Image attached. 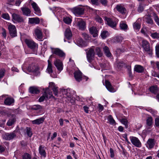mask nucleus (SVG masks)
Segmentation results:
<instances>
[{"mask_svg":"<svg viewBox=\"0 0 159 159\" xmlns=\"http://www.w3.org/2000/svg\"><path fill=\"white\" fill-rule=\"evenodd\" d=\"M81 5L74 7L71 9V11L75 15H81L84 14V8Z\"/></svg>","mask_w":159,"mask_h":159,"instance_id":"obj_1","label":"nucleus"},{"mask_svg":"<svg viewBox=\"0 0 159 159\" xmlns=\"http://www.w3.org/2000/svg\"><path fill=\"white\" fill-rule=\"evenodd\" d=\"M142 47L144 50L149 55L152 54V50L150 47V43L146 40H143L142 42Z\"/></svg>","mask_w":159,"mask_h":159,"instance_id":"obj_2","label":"nucleus"},{"mask_svg":"<svg viewBox=\"0 0 159 159\" xmlns=\"http://www.w3.org/2000/svg\"><path fill=\"white\" fill-rule=\"evenodd\" d=\"M34 35L35 38L39 41H42L43 40L42 30L38 27L34 30Z\"/></svg>","mask_w":159,"mask_h":159,"instance_id":"obj_3","label":"nucleus"},{"mask_svg":"<svg viewBox=\"0 0 159 159\" xmlns=\"http://www.w3.org/2000/svg\"><path fill=\"white\" fill-rule=\"evenodd\" d=\"M25 42L28 46L31 49H35L38 48V44L32 40L26 39L25 40Z\"/></svg>","mask_w":159,"mask_h":159,"instance_id":"obj_4","label":"nucleus"},{"mask_svg":"<svg viewBox=\"0 0 159 159\" xmlns=\"http://www.w3.org/2000/svg\"><path fill=\"white\" fill-rule=\"evenodd\" d=\"M129 138L131 143L134 145L138 148H140L141 147V143L137 138L130 136Z\"/></svg>","mask_w":159,"mask_h":159,"instance_id":"obj_5","label":"nucleus"},{"mask_svg":"<svg viewBox=\"0 0 159 159\" xmlns=\"http://www.w3.org/2000/svg\"><path fill=\"white\" fill-rule=\"evenodd\" d=\"M9 34L12 37H14L17 36V32L15 26L12 24L9 25L8 26Z\"/></svg>","mask_w":159,"mask_h":159,"instance_id":"obj_6","label":"nucleus"},{"mask_svg":"<svg viewBox=\"0 0 159 159\" xmlns=\"http://www.w3.org/2000/svg\"><path fill=\"white\" fill-rule=\"evenodd\" d=\"M16 137V134L13 133H5L3 134V139L9 141L15 138Z\"/></svg>","mask_w":159,"mask_h":159,"instance_id":"obj_7","label":"nucleus"},{"mask_svg":"<svg viewBox=\"0 0 159 159\" xmlns=\"http://www.w3.org/2000/svg\"><path fill=\"white\" fill-rule=\"evenodd\" d=\"M105 23L108 25L112 28L116 27L117 23L116 21L112 20L111 19L107 17H105Z\"/></svg>","mask_w":159,"mask_h":159,"instance_id":"obj_8","label":"nucleus"},{"mask_svg":"<svg viewBox=\"0 0 159 159\" xmlns=\"http://www.w3.org/2000/svg\"><path fill=\"white\" fill-rule=\"evenodd\" d=\"M94 55V52L93 49L92 48L90 49L87 52V58L89 62L91 63L93 60Z\"/></svg>","mask_w":159,"mask_h":159,"instance_id":"obj_9","label":"nucleus"},{"mask_svg":"<svg viewBox=\"0 0 159 159\" xmlns=\"http://www.w3.org/2000/svg\"><path fill=\"white\" fill-rule=\"evenodd\" d=\"M52 52L53 54L57 55L60 57H65V54L61 50L58 48H52Z\"/></svg>","mask_w":159,"mask_h":159,"instance_id":"obj_10","label":"nucleus"},{"mask_svg":"<svg viewBox=\"0 0 159 159\" xmlns=\"http://www.w3.org/2000/svg\"><path fill=\"white\" fill-rule=\"evenodd\" d=\"M156 141L154 139L149 138L148 140L146 143V147L149 149H151L153 148Z\"/></svg>","mask_w":159,"mask_h":159,"instance_id":"obj_11","label":"nucleus"},{"mask_svg":"<svg viewBox=\"0 0 159 159\" xmlns=\"http://www.w3.org/2000/svg\"><path fill=\"white\" fill-rule=\"evenodd\" d=\"M20 130V132L24 134H26L27 136L29 137H31L32 135L31 129L30 127H26L25 129L23 128H21Z\"/></svg>","mask_w":159,"mask_h":159,"instance_id":"obj_12","label":"nucleus"},{"mask_svg":"<svg viewBox=\"0 0 159 159\" xmlns=\"http://www.w3.org/2000/svg\"><path fill=\"white\" fill-rule=\"evenodd\" d=\"M12 20L14 22L21 23L24 22V19L20 15L16 14L12 15Z\"/></svg>","mask_w":159,"mask_h":159,"instance_id":"obj_13","label":"nucleus"},{"mask_svg":"<svg viewBox=\"0 0 159 159\" xmlns=\"http://www.w3.org/2000/svg\"><path fill=\"white\" fill-rule=\"evenodd\" d=\"M86 23L81 19H79L77 21V26L81 30H83L85 28Z\"/></svg>","mask_w":159,"mask_h":159,"instance_id":"obj_14","label":"nucleus"},{"mask_svg":"<svg viewBox=\"0 0 159 159\" xmlns=\"http://www.w3.org/2000/svg\"><path fill=\"white\" fill-rule=\"evenodd\" d=\"M31 5L35 11V13L38 16H40L41 11L37 4L35 2H33Z\"/></svg>","mask_w":159,"mask_h":159,"instance_id":"obj_15","label":"nucleus"},{"mask_svg":"<svg viewBox=\"0 0 159 159\" xmlns=\"http://www.w3.org/2000/svg\"><path fill=\"white\" fill-rule=\"evenodd\" d=\"M116 8L118 12L122 14H125L126 13V9L120 4L117 5Z\"/></svg>","mask_w":159,"mask_h":159,"instance_id":"obj_16","label":"nucleus"},{"mask_svg":"<svg viewBox=\"0 0 159 159\" xmlns=\"http://www.w3.org/2000/svg\"><path fill=\"white\" fill-rule=\"evenodd\" d=\"M55 66L57 70L61 71L63 69V64L61 61L59 60H57L54 62Z\"/></svg>","mask_w":159,"mask_h":159,"instance_id":"obj_17","label":"nucleus"},{"mask_svg":"<svg viewBox=\"0 0 159 159\" xmlns=\"http://www.w3.org/2000/svg\"><path fill=\"white\" fill-rule=\"evenodd\" d=\"M74 77L76 80L80 82L82 80V75L81 72L79 71H76L74 73Z\"/></svg>","mask_w":159,"mask_h":159,"instance_id":"obj_18","label":"nucleus"},{"mask_svg":"<svg viewBox=\"0 0 159 159\" xmlns=\"http://www.w3.org/2000/svg\"><path fill=\"white\" fill-rule=\"evenodd\" d=\"M21 9L24 15L27 16H30L31 10L28 7H22Z\"/></svg>","mask_w":159,"mask_h":159,"instance_id":"obj_19","label":"nucleus"},{"mask_svg":"<svg viewBox=\"0 0 159 159\" xmlns=\"http://www.w3.org/2000/svg\"><path fill=\"white\" fill-rule=\"evenodd\" d=\"M89 31L90 33L93 35V37H96L98 36V31L95 27H92L90 28Z\"/></svg>","mask_w":159,"mask_h":159,"instance_id":"obj_20","label":"nucleus"},{"mask_svg":"<svg viewBox=\"0 0 159 159\" xmlns=\"http://www.w3.org/2000/svg\"><path fill=\"white\" fill-rule=\"evenodd\" d=\"M49 87L52 89L54 95L57 96L58 94V87L56 86L55 84L52 82L49 83Z\"/></svg>","mask_w":159,"mask_h":159,"instance_id":"obj_21","label":"nucleus"},{"mask_svg":"<svg viewBox=\"0 0 159 159\" xmlns=\"http://www.w3.org/2000/svg\"><path fill=\"white\" fill-rule=\"evenodd\" d=\"M29 91L31 93L35 94H38L40 92L39 88L35 86L30 87L29 89Z\"/></svg>","mask_w":159,"mask_h":159,"instance_id":"obj_22","label":"nucleus"},{"mask_svg":"<svg viewBox=\"0 0 159 159\" xmlns=\"http://www.w3.org/2000/svg\"><path fill=\"white\" fill-rule=\"evenodd\" d=\"M64 35L65 37L68 39H70L71 38L72 34L70 29L67 28L66 29Z\"/></svg>","mask_w":159,"mask_h":159,"instance_id":"obj_23","label":"nucleus"},{"mask_svg":"<svg viewBox=\"0 0 159 159\" xmlns=\"http://www.w3.org/2000/svg\"><path fill=\"white\" fill-rule=\"evenodd\" d=\"M29 22L31 24H39L40 22L39 19L38 17H33L29 18Z\"/></svg>","mask_w":159,"mask_h":159,"instance_id":"obj_24","label":"nucleus"},{"mask_svg":"<svg viewBox=\"0 0 159 159\" xmlns=\"http://www.w3.org/2000/svg\"><path fill=\"white\" fill-rule=\"evenodd\" d=\"M105 86L108 90L111 92H114V89L112 87L111 83L108 81L106 80L105 81Z\"/></svg>","mask_w":159,"mask_h":159,"instance_id":"obj_25","label":"nucleus"},{"mask_svg":"<svg viewBox=\"0 0 159 159\" xmlns=\"http://www.w3.org/2000/svg\"><path fill=\"white\" fill-rule=\"evenodd\" d=\"M14 102V99L12 98H6L4 101L6 105H10Z\"/></svg>","mask_w":159,"mask_h":159,"instance_id":"obj_26","label":"nucleus"},{"mask_svg":"<svg viewBox=\"0 0 159 159\" xmlns=\"http://www.w3.org/2000/svg\"><path fill=\"white\" fill-rule=\"evenodd\" d=\"M103 51L104 53L107 57H111L112 56V54L111 53L109 48L107 46H105L103 48Z\"/></svg>","mask_w":159,"mask_h":159,"instance_id":"obj_27","label":"nucleus"},{"mask_svg":"<svg viewBox=\"0 0 159 159\" xmlns=\"http://www.w3.org/2000/svg\"><path fill=\"white\" fill-rule=\"evenodd\" d=\"M144 68L143 67L139 65H136L134 67V71L138 73H142L143 72Z\"/></svg>","mask_w":159,"mask_h":159,"instance_id":"obj_28","label":"nucleus"},{"mask_svg":"<svg viewBox=\"0 0 159 159\" xmlns=\"http://www.w3.org/2000/svg\"><path fill=\"white\" fill-rule=\"evenodd\" d=\"M150 91L152 93L156 94L158 91V89L157 86H152L150 87Z\"/></svg>","mask_w":159,"mask_h":159,"instance_id":"obj_29","label":"nucleus"},{"mask_svg":"<svg viewBox=\"0 0 159 159\" xmlns=\"http://www.w3.org/2000/svg\"><path fill=\"white\" fill-rule=\"evenodd\" d=\"M153 120H146V127L148 129H150L152 126Z\"/></svg>","mask_w":159,"mask_h":159,"instance_id":"obj_30","label":"nucleus"},{"mask_svg":"<svg viewBox=\"0 0 159 159\" xmlns=\"http://www.w3.org/2000/svg\"><path fill=\"white\" fill-rule=\"evenodd\" d=\"M76 43L78 46L83 47L84 46V42L81 38H78L77 39Z\"/></svg>","mask_w":159,"mask_h":159,"instance_id":"obj_31","label":"nucleus"},{"mask_svg":"<svg viewBox=\"0 0 159 159\" xmlns=\"http://www.w3.org/2000/svg\"><path fill=\"white\" fill-rule=\"evenodd\" d=\"M145 18L146 20V22L151 25L153 24V21L152 19L151 18V16L149 15H147L145 16Z\"/></svg>","mask_w":159,"mask_h":159,"instance_id":"obj_32","label":"nucleus"},{"mask_svg":"<svg viewBox=\"0 0 159 159\" xmlns=\"http://www.w3.org/2000/svg\"><path fill=\"white\" fill-rule=\"evenodd\" d=\"M39 152L40 155L44 157H46V153L44 147H42L41 145H40L39 148Z\"/></svg>","mask_w":159,"mask_h":159,"instance_id":"obj_33","label":"nucleus"},{"mask_svg":"<svg viewBox=\"0 0 159 159\" xmlns=\"http://www.w3.org/2000/svg\"><path fill=\"white\" fill-rule=\"evenodd\" d=\"M144 9V6L143 4L140 3L137 7V11L139 13L142 12Z\"/></svg>","mask_w":159,"mask_h":159,"instance_id":"obj_34","label":"nucleus"},{"mask_svg":"<svg viewBox=\"0 0 159 159\" xmlns=\"http://www.w3.org/2000/svg\"><path fill=\"white\" fill-rule=\"evenodd\" d=\"M133 28L136 30H138L140 28L141 25L139 22L136 21L133 24Z\"/></svg>","mask_w":159,"mask_h":159,"instance_id":"obj_35","label":"nucleus"},{"mask_svg":"<svg viewBox=\"0 0 159 159\" xmlns=\"http://www.w3.org/2000/svg\"><path fill=\"white\" fill-rule=\"evenodd\" d=\"M120 29L122 30H125L128 28V26L123 22H121L120 23Z\"/></svg>","mask_w":159,"mask_h":159,"instance_id":"obj_36","label":"nucleus"},{"mask_svg":"<svg viewBox=\"0 0 159 159\" xmlns=\"http://www.w3.org/2000/svg\"><path fill=\"white\" fill-rule=\"evenodd\" d=\"M48 65L47 70L49 73H52L53 71L52 69V65L51 63L49 60H48Z\"/></svg>","mask_w":159,"mask_h":159,"instance_id":"obj_37","label":"nucleus"},{"mask_svg":"<svg viewBox=\"0 0 159 159\" xmlns=\"http://www.w3.org/2000/svg\"><path fill=\"white\" fill-rule=\"evenodd\" d=\"M32 109L35 110H41L42 109V106L39 105H33L32 108Z\"/></svg>","mask_w":159,"mask_h":159,"instance_id":"obj_38","label":"nucleus"},{"mask_svg":"<svg viewBox=\"0 0 159 159\" xmlns=\"http://www.w3.org/2000/svg\"><path fill=\"white\" fill-rule=\"evenodd\" d=\"M95 52L97 54L99 57H101L102 56V53L99 48L97 47L95 49Z\"/></svg>","mask_w":159,"mask_h":159,"instance_id":"obj_39","label":"nucleus"},{"mask_svg":"<svg viewBox=\"0 0 159 159\" xmlns=\"http://www.w3.org/2000/svg\"><path fill=\"white\" fill-rule=\"evenodd\" d=\"M48 99L47 98L46 93H44L43 95L39 99V101L40 102H41L43 101L45 99L47 100Z\"/></svg>","mask_w":159,"mask_h":159,"instance_id":"obj_40","label":"nucleus"},{"mask_svg":"<svg viewBox=\"0 0 159 159\" xmlns=\"http://www.w3.org/2000/svg\"><path fill=\"white\" fill-rule=\"evenodd\" d=\"M6 70L3 68H0V79L2 78L4 76Z\"/></svg>","mask_w":159,"mask_h":159,"instance_id":"obj_41","label":"nucleus"},{"mask_svg":"<svg viewBox=\"0 0 159 159\" xmlns=\"http://www.w3.org/2000/svg\"><path fill=\"white\" fill-rule=\"evenodd\" d=\"M152 15L154 17V19L157 24H159V18L157 15L154 12L153 13Z\"/></svg>","mask_w":159,"mask_h":159,"instance_id":"obj_42","label":"nucleus"},{"mask_svg":"<svg viewBox=\"0 0 159 159\" xmlns=\"http://www.w3.org/2000/svg\"><path fill=\"white\" fill-rule=\"evenodd\" d=\"M123 39V38L120 36H116L114 38L115 42L117 43L121 42Z\"/></svg>","mask_w":159,"mask_h":159,"instance_id":"obj_43","label":"nucleus"},{"mask_svg":"<svg viewBox=\"0 0 159 159\" xmlns=\"http://www.w3.org/2000/svg\"><path fill=\"white\" fill-rule=\"evenodd\" d=\"M44 120H34L32 121V123L34 124L39 125L43 122Z\"/></svg>","mask_w":159,"mask_h":159,"instance_id":"obj_44","label":"nucleus"},{"mask_svg":"<svg viewBox=\"0 0 159 159\" xmlns=\"http://www.w3.org/2000/svg\"><path fill=\"white\" fill-rule=\"evenodd\" d=\"M22 159H31V156L28 153H25L22 156Z\"/></svg>","mask_w":159,"mask_h":159,"instance_id":"obj_45","label":"nucleus"},{"mask_svg":"<svg viewBox=\"0 0 159 159\" xmlns=\"http://www.w3.org/2000/svg\"><path fill=\"white\" fill-rule=\"evenodd\" d=\"M82 37L84 38L86 40H90L91 39V38L89 35L85 33H83L82 34Z\"/></svg>","mask_w":159,"mask_h":159,"instance_id":"obj_46","label":"nucleus"},{"mask_svg":"<svg viewBox=\"0 0 159 159\" xmlns=\"http://www.w3.org/2000/svg\"><path fill=\"white\" fill-rule=\"evenodd\" d=\"M108 32L107 31H103L101 33V36L103 39H105L108 35Z\"/></svg>","mask_w":159,"mask_h":159,"instance_id":"obj_47","label":"nucleus"},{"mask_svg":"<svg viewBox=\"0 0 159 159\" xmlns=\"http://www.w3.org/2000/svg\"><path fill=\"white\" fill-rule=\"evenodd\" d=\"M63 21L64 22L67 24H69L71 23V20L69 17L64 18Z\"/></svg>","mask_w":159,"mask_h":159,"instance_id":"obj_48","label":"nucleus"},{"mask_svg":"<svg viewBox=\"0 0 159 159\" xmlns=\"http://www.w3.org/2000/svg\"><path fill=\"white\" fill-rule=\"evenodd\" d=\"M156 54L158 58H159V44H157L155 47Z\"/></svg>","mask_w":159,"mask_h":159,"instance_id":"obj_49","label":"nucleus"},{"mask_svg":"<svg viewBox=\"0 0 159 159\" xmlns=\"http://www.w3.org/2000/svg\"><path fill=\"white\" fill-rule=\"evenodd\" d=\"M120 122L123 125H125L126 128L128 127L129 122L127 120H120Z\"/></svg>","mask_w":159,"mask_h":159,"instance_id":"obj_50","label":"nucleus"},{"mask_svg":"<svg viewBox=\"0 0 159 159\" xmlns=\"http://www.w3.org/2000/svg\"><path fill=\"white\" fill-rule=\"evenodd\" d=\"M44 93H46L47 98L48 99L50 98L52 96V92H48V90H46Z\"/></svg>","mask_w":159,"mask_h":159,"instance_id":"obj_51","label":"nucleus"},{"mask_svg":"<svg viewBox=\"0 0 159 159\" xmlns=\"http://www.w3.org/2000/svg\"><path fill=\"white\" fill-rule=\"evenodd\" d=\"M151 36L153 39H158L159 38V33L157 32L152 33L151 34Z\"/></svg>","mask_w":159,"mask_h":159,"instance_id":"obj_52","label":"nucleus"},{"mask_svg":"<svg viewBox=\"0 0 159 159\" xmlns=\"http://www.w3.org/2000/svg\"><path fill=\"white\" fill-rule=\"evenodd\" d=\"M100 3L104 6L107 5L108 1L107 0H99Z\"/></svg>","mask_w":159,"mask_h":159,"instance_id":"obj_53","label":"nucleus"},{"mask_svg":"<svg viewBox=\"0 0 159 159\" xmlns=\"http://www.w3.org/2000/svg\"><path fill=\"white\" fill-rule=\"evenodd\" d=\"M15 122V120H9L7 123V124L8 126H11Z\"/></svg>","mask_w":159,"mask_h":159,"instance_id":"obj_54","label":"nucleus"},{"mask_svg":"<svg viewBox=\"0 0 159 159\" xmlns=\"http://www.w3.org/2000/svg\"><path fill=\"white\" fill-rule=\"evenodd\" d=\"M2 16L3 18L6 20H9L10 18L9 15L7 13L2 14Z\"/></svg>","mask_w":159,"mask_h":159,"instance_id":"obj_55","label":"nucleus"},{"mask_svg":"<svg viewBox=\"0 0 159 159\" xmlns=\"http://www.w3.org/2000/svg\"><path fill=\"white\" fill-rule=\"evenodd\" d=\"M120 148H121V149H122V154L124 155L125 156H126L127 155V153L126 152V151L125 149L123 147V146L122 145H120Z\"/></svg>","mask_w":159,"mask_h":159,"instance_id":"obj_56","label":"nucleus"},{"mask_svg":"<svg viewBox=\"0 0 159 159\" xmlns=\"http://www.w3.org/2000/svg\"><path fill=\"white\" fill-rule=\"evenodd\" d=\"M95 19L99 23H102L103 22V20L102 18L98 16H97L95 18Z\"/></svg>","mask_w":159,"mask_h":159,"instance_id":"obj_57","label":"nucleus"},{"mask_svg":"<svg viewBox=\"0 0 159 159\" xmlns=\"http://www.w3.org/2000/svg\"><path fill=\"white\" fill-rule=\"evenodd\" d=\"M70 90H64V92L65 93L66 92H67L66 93V95L69 98H71V95L70 93Z\"/></svg>","mask_w":159,"mask_h":159,"instance_id":"obj_58","label":"nucleus"},{"mask_svg":"<svg viewBox=\"0 0 159 159\" xmlns=\"http://www.w3.org/2000/svg\"><path fill=\"white\" fill-rule=\"evenodd\" d=\"M107 123L113 125H115L116 124L115 120H108Z\"/></svg>","mask_w":159,"mask_h":159,"instance_id":"obj_59","label":"nucleus"},{"mask_svg":"<svg viewBox=\"0 0 159 159\" xmlns=\"http://www.w3.org/2000/svg\"><path fill=\"white\" fill-rule=\"evenodd\" d=\"M110 157L111 158H113L114 157V151L111 148H110Z\"/></svg>","mask_w":159,"mask_h":159,"instance_id":"obj_60","label":"nucleus"},{"mask_svg":"<svg viewBox=\"0 0 159 159\" xmlns=\"http://www.w3.org/2000/svg\"><path fill=\"white\" fill-rule=\"evenodd\" d=\"M2 36L4 38H6L7 36L6 31V30H5L4 28H2Z\"/></svg>","mask_w":159,"mask_h":159,"instance_id":"obj_61","label":"nucleus"},{"mask_svg":"<svg viewBox=\"0 0 159 159\" xmlns=\"http://www.w3.org/2000/svg\"><path fill=\"white\" fill-rule=\"evenodd\" d=\"M93 4L98 5L99 4L98 0H91Z\"/></svg>","mask_w":159,"mask_h":159,"instance_id":"obj_62","label":"nucleus"},{"mask_svg":"<svg viewBox=\"0 0 159 159\" xmlns=\"http://www.w3.org/2000/svg\"><path fill=\"white\" fill-rule=\"evenodd\" d=\"M98 109L99 111H101L103 110L104 107L102 105L100 104H98Z\"/></svg>","mask_w":159,"mask_h":159,"instance_id":"obj_63","label":"nucleus"},{"mask_svg":"<svg viewBox=\"0 0 159 159\" xmlns=\"http://www.w3.org/2000/svg\"><path fill=\"white\" fill-rule=\"evenodd\" d=\"M155 123L156 127L159 128V120H155Z\"/></svg>","mask_w":159,"mask_h":159,"instance_id":"obj_64","label":"nucleus"}]
</instances>
